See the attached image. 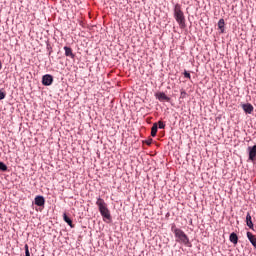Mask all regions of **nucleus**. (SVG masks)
Wrapping results in <instances>:
<instances>
[{"label":"nucleus","mask_w":256,"mask_h":256,"mask_svg":"<svg viewBox=\"0 0 256 256\" xmlns=\"http://www.w3.org/2000/svg\"><path fill=\"white\" fill-rule=\"evenodd\" d=\"M172 231L176 237L177 243H181L182 245H185L186 247H191V241H189V237L185 232L175 226H172Z\"/></svg>","instance_id":"f257e3e1"},{"label":"nucleus","mask_w":256,"mask_h":256,"mask_svg":"<svg viewBox=\"0 0 256 256\" xmlns=\"http://www.w3.org/2000/svg\"><path fill=\"white\" fill-rule=\"evenodd\" d=\"M174 19H176L180 29H185L187 27V24H185V14L181 9L180 4L174 6Z\"/></svg>","instance_id":"f03ea898"},{"label":"nucleus","mask_w":256,"mask_h":256,"mask_svg":"<svg viewBox=\"0 0 256 256\" xmlns=\"http://www.w3.org/2000/svg\"><path fill=\"white\" fill-rule=\"evenodd\" d=\"M96 205L98 206L102 217H104L105 219H111V212H109V208H107V203H105V200H103V198H98L96 201Z\"/></svg>","instance_id":"7ed1b4c3"},{"label":"nucleus","mask_w":256,"mask_h":256,"mask_svg":"<svg viewBox=\"0 0 256 256\" xmlns=\"http://www.w3.org/2000/svg\"><path fill=\"white\" fill-rule=\"evenodd\" d=\"M42 85L45 87H49V85H53V76L50 74H46L42 77Z\"/></svg>","instance_id":"20e7f679"},{"label":"nucleus","mask_w":256,"mask_h":256,"mask_svg":"<svg viewBox=\"0 0 256 256\" xmlns=\"http://www.w3.org/2000/svg\"><path fill=\"white\" fill-rule=\"evenodd\" d=\"M35 205H37L38 207H43V205H45V198L43 196H36Z\"/></svg>","instance_id":"39448f33"},{"label":"nucleus","mask_w":256,"mask_h":256,"mask_svg":"<svg viewBox=\"0 0 256 256\" xmlns=\"http://www.w3.org/2000/svg\"><path fill=\"white\" fill-rule=\"evenodd\" d=\"M66 57H70V59H75V54H73V49L71 47H64Z\"/></svg>","instance_id":"423d86ee"},{"label":"nucleus","mask_w":256,"mask_h":256,"mask_svg":"<svg viewBox=\"0 0 256 256\" xmlns=\"http://www.w3.org/2000/svg\"><path fill=\"white\" fill-rule=\"evenodd\" d=\"M242 109L243 111H245L246 113H248L249 115H251L253 113V105L247 103V104H243L242 105Z\"/></svg>","instance_id":"0eeeda50"},{"label":"nucleus","mask_w":256,"mask_h":256,"mask_svg":"<svg viewBox=\"0 0 256 256\" xmlns=\"http://www.w3.org/2000/svg\"><path fill=\"white\" fill-rule=\"evenodd\" d=\"M246 225H247V227H249V229H253L254 228L253 220L251 218V213H249V212L246 215Z\"/></svg>","instance_id":"6e6552de"},{"label":"nucleus","mask_w":256,"mask_h":256,"mask_svg":"<svg viewBox=\"0 0 256 256\" xmlns=\"http://www.w3.org/2000/svg\"><path fill=\"white\" fill-rule=\"evenodd\" d=\"M247 237L250 243L253 245V247L256 249V237L251 232H247Z\"/></svg>","instance_id":"1a4fd4ad"},{"label":"nucleus","mask_w":256,"mask_h":256,"mask_svg":"<svg viewBox=\"0 0 256 256\" xmlns=\"http://www.w3.org/2000/svg\"><path fill=\"white\" fill-rule=\"evenodd\" d=\"M230 242L233 243L234 245H237V243L239 242V237L237 236V234H235V232L230 234Z\"/></svg>","instance_id":"9d476101"},{"label":"nucleus","mask_w":256,"mask_h":256,"mask_svg":"<svg viewBox=\"0 0 256 256\" xmlns=\"http://www.w3.org/2000/svg\"><path fill=\"white\" fill-rule=\"evenodd\" d=\"M157 98L159 99V101H171V98H169L167 95H165V93L160 92L157 95Z\"/></svg>","instance_id":"9b49d317"},{"label":"nucleus","mask_w":256,"mask_h":256,"mask_svg":"<svg viewBox=\"0 0 256 256\" xmlns=\"http://www.w3.org/2000/svg\"><path fill=\"white\" fill-rule=\"evenodd\" d=\"M63 219L65 221V223H67L69 225V227L73 228V221L71 220V218H69V216H67L66 213L63 214Z\"/></svg>","instance_id":"f8f14e48"},{"label":"nucleus","mask_w":256,"mask_h":256,"mask_svg":"<svg viewBox=\"0 0 256 256\" xmlns=\"http://www.w3.org/2000/svg\"><path fill=\"white\" fill-rule=\"evenodd\" d=\"M218 28L221 29V33H224V31H225V20L224 19L219 20Z\"/></svg>","instance_id":"ddd939ff"},{"label":"nucleus","mask_w":256,"mask_h":256,"mask_svg":"<svg viewBox=\"0 0 256 256\" xmlns=\"http://www.w3.org/2000/svg\"><path fill=\"white\" fill-rule=\"evenodd\" d=\"M157 129H158L157 123H154L152 128H151V135H152V137H156L157 136Z\"/></svg>","instance_id":"4468645a"},{"label":"nucleus","mask_w":256,"mask_h":256,"mask_svg":"<svg viewBox=\"0 0 256 256\" xmlns=\"http://www.w3.org/2000/svg\"><path fill=\"white\" fill-rule=\"evenodd\" d=\"M0 171H7V165L3 162H0Z\"/></svg>","instance_id":"2eb2a0df"},{"label":"nucleus","mask_w":256,"mask_h":256,"mask_svg":"<svg viewBox=\"0 0 256 256\" xmlns=\"http://www.w3.org/2000/svg\"><path fill=\"white\" fill-rule=\"evenodd\" d=\"M24 249H25V255L31 256V254L29 253V245L25 244Z\"/></svg>","instance_id":"dca6fc26"},{"label":"nucleus","mask_w":256,"mask_h":256,"mask_svg":"<svg viewBox=\"0 0 256 256\" xmlns=\"http://www.w3.org/2000/svg\"><path fill=\"white\" fill-rule=\"evenodd\" d=\"M6 93L5 92H3L2 90H0V101H3V99H5V97H6Z\"/></svg>","instance_id":"f3484780"},{"label":"nucleus","mask_w":256,"mask_h":256,"mask_svg":"<svg viewBox=\"0 0 256 256\" xmlns=\"http://www.w3.org/2000/svg\"><path fill=\"white\" fill-rule=\"evenodd\" d=\"M158 127H159V129H165V123H163V121H159Z\"/></svg>","instance_id":"a211bd4d"},{"label":"nucleus","mask_w":256,"mask_h":256,"mask_svg":"<svg viewBox=\"0 0 256 256\" xmlns=\"http://www.w3.org/2000/svg\"><path fill=\"white\" fill-rule=\"evenodd\" d=\"M184 77L186 79H191V74L189 72H187V71H184Z\"/></svg>","instance_id":"6ab92c4d"},{"label":"nucleus","mask_w":256,"mask_h":256,"mask_svg":"<svg viewBox=\"0 0 256 256\" xmlns=\"http://www.w3.org/2000/svg\"><path fill=\"white\" fill-rule=\"evenodd\" d=\"M146 145H151V143H153V139L149 138L148 140L145 141Z\"/></svg>","instance_id":"aec40b11"},{"label":"nucleus","mask_w":256,"mask_h":256,"mask_svg":"<svg viewBox=\"0 0 256 256\" xmlns=\"http://www.w3.org/2000/svg\"><path fill=\"white\" fill-rule=\"evenodd\" d=\"M2 67H3V64H1V61H0V71H1Z\"/></svg>","instance_id":"412c9836"}]
</instances>
